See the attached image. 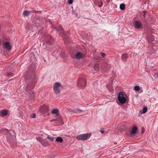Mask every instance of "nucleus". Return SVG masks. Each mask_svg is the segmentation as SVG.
<instances>
[{
  "mask_svg": "<svg viewBox=\"0 0 158 158\" xmlns=\"http://www.w3.org/2000/svg\"><path fill=\"white\" fill-rule=\"evenodd\" d=\"M128 58V55L126 53L123 54L121 56V59L123 61H126Z\"/></svg>",
  "mask_w": 158,
  "mask_h": 158,
  "instance_id": "16",
  "label": "nucleus"
},
{
  "mask_svg": "<svg viewBox=\"0 0 158 158\" xmlns=\"http://www.w3.org/2000/svg\"><path fill=\"white\" fill-rule=\"evenodd\" d=\"M134 89L135 91H138L140 89L139 87V86H135L134 87Z\"/></svg>",
  "mask_w": 158,
  "mask_h": 158,
  "instance_id": "28",
  "label": "nucleus"
},
{
  "mask_svg": "<svg viewBox=\"0 0 158 158\" xmlns=\"http://www.w3.org/2000/svg\"><path fill=\"white\" fill-rule=\"evenodd\" d=\"M125 8V5L124 4L122 3L120 5V9L121 10H123Z\"/></svg>",
  "mask_w": 158,
  "mask_h": 158,
  "instance_id": "25",
  "label": "nucleus"
},
{
  "mask_svg": "<svg viewBox=\"0 0 158 158\" xmlns=\"http://www.w3.org/2000/svg\"><path fill=\"white\" fill-rule=\"evenodd\" d=\"M47 43L50 45L52 44L54 41V40L52 38L51 36L48 35L47 36Z\"/></svg>",
  "mask_w": 158,
  "mask_h": 158,
  "instance_id": "10",
  "label": "nucleus"
},
{
  "mask_svg": "<svg viewBox=\"0 0 158 158\" xmlns=\"http://www.w3.org/2000/svg\"><path fill=\"white\" fill-rule=\"evenodd\" d=\"M5 48L8 50H10L12 48L10 43L8 42H5Z\"/></svg>",
  "mask_w": 158,
  "mask_h": 158,
  "instance_id": "18",
  "label": "nucleus"
},
{
  "mask_svg": "<svg viewBox=\"0 0 158 158\" xmlns=\"http://www.w3.org/2000/svg\"><path fill=\"white\" fill-rule=\"evenodd\" d=\"M100 132H101V133H104V131L103 129H101V130H100Z\"/></svg>",
  "mask_w": 158,
  "mask_h": 158,
  "instance_id": "38",
  "label": "nucleus"
},
{
  "mask_svg": "<svg viewBox=\"0 0 158 158\" xmlns=\"http://www.w3.org/2000/svg\"><path fill=\"white\" fill-rule=\"evenodd\" d=\"M60 84L58 82H56L54 85L53 90L56 94H60Z\"/></svg>",
  "mask_w": 158,
  "mask_h": 158,
  "instance_id": "4",
  "label": "nucleus"
},
{
  "mask_svg": "<svg viewBox=\"0 0 158 158\" xmlns=\"http://www.w3.org/2000/svg\"><path fill=\"white\" fill-rule=\"evenodd\" d=\"M56 141L57 142L62 143L63 142V139L61 137H58L56 139Z\"/></svg>",
  "mask_w": 158,
  "mask_h": 158,
  "instance_id": "22",
  "label": "nucleus"
},
{
  "mask_svg": "<svg viewBox=\"0 0 158 158\" xmlns=\"http://www.w3.org/2000/svg\"><path fill=\"white\" fill-rule=\"evenodd\" d=\"M99 70V65L98 64H96L94 66L92 70L94 72L98 71Z\"/></svg>",
  "mask_w": 158,
  "mask_h": 158,
  "instance_id": "19",
  "label": "nucleus"
},
{
  "mask_svg": "<svg viewBox=\"0 0 158 158\" xmlns=\"http://www.w3.org/2000/svg\"><path fill=\"white\" fill-rule=\"evenodd\" d=\"M36 139L37 141H39L43 146L44 147H47L50 144L48 141L43 140L40 137H37Z\"/></svg>",
  "mask_w": 158,
  "mask_h": 158,
  "instance_id": "5",
  "label": "nucleus"
},
{
  "mask_svg": "<svg viewBox=\"0 0 158 158\" xmlns=\"http://www.w3.org/2000/svg\"><path fill=\"white\" fill-rule=\"evenodd\" d=\"M83 54L80 52L77 53L75 55L76 58L77 59H81L83 57Z\"/></svg>",
  "mask_w": 158,
  "mask_h": 158,
  "instance_id": "11",
  "label": "nucleus"
},
{
  "mask_svg": "<svg viewBox=\"0 0 158 158\" xmlns=\"http://www.w3.org/2000/svg\"><path fill=\"white\" fill-rule=\"evenodd\" d=\"M73 0H68V3L69 4H71L73 3Z\"/></svg>",
  "mask_w": 158,
  "mask_h": 158,
  "instance_id": "34",
  "label": "nucleus"
},
{
  "mask_svg": "<svg viewBox=\"0 0 158 158\" xmlns=\"http://www.w3.org/2000/svg\"><path fill=\"white\" fill-rule=\"evenodd\" d=\"M51 113L52 114H56V116H58L60 115L59 111L57 109H53Z\"/></svg>",
  "mask_w": 158,
  "mask_h": 158,
  "instance_id": "15",
  "label": "nucleus"
},
{
  "mask_svg": "<svg viewBox=\"0 0 158 158\" xmlns=\"http://www.w3.org/2000/svg\"><path fill=\"white\" fill-rule=\"evenodd\" d=\"M148 110V108L147 107L145 106L143 108V110L142 111H140L142 114H144L146 113Z\"/></svg>",
  "mask_w": 158,
  "mask_h": 158,
  "instance_id": "23",
  "label": "nucleus"
},
{
  "mask_svg": "<svg viewBox=\"0 0 158 158\" xmlns=\"http://www.w3.org/2000/svg\"><path fill=\"white\" fill-rule=\"evenodd\" d=\"M55 28L57 31H59L60 33L62 32L63 30V29L61 27L56 26L54 27L53 26L52 28Z\"/></svg>",
  "mask_w": 158,
  "mask_h": 158,
  "instance_id": "14",
  "label": "nucleus"
},
{
  "mask_svg": "<svg viewBox=\"0 0 158 158\" xmlns=\"http://www.w3.org/2000/svg\"><path fill=\"white\" fill-rule=\"evenodd\" d=\"M25 79H26V83L27 82V81L28 80V77L26 76L25 77Z\"/></svg>",
  "mask_w": 158,
  "mask_h": 158,
  "instance_id": "36",
  "label": "nucleus"
},
{
  "mask_svg": "<svg viewBox=\"0 0 158 158\" xmlns=\"http://www.w3.org/2000/svg\"><path fill=\"white\" fill-rule=\"evenodd\" d=\"M32 11H33V12H34L35 13H37L39 14H41L42 13L41 11H37L35 10H32Z\"/></svg>",
  "mask_w": 158,
  "mask_h": 158,
  "instance_id": "32",
  "label": "nucleus"
},
{
  "mask_svg": "<svg viewBox=\"0 0 158 158\" xmlns=\"http://www.w3.org/2000/svg\"><path fill=\"white\" fill-rule=\"evenodd\" d=\"M144 132V128L142 127V129H141V133H142L143 134Z\"/></svg>",
  "mask_w": 158,
  "mask_h": 158,
  "instance_id": "37",
  "label": "nucleus"
},
{
  "mask_svg": "<svg viewBox=\"0 0 158 158\" xmlns=\"http://www.w3.org/2000/svg\"><path fill=\"white\" fill-rule=\"evenodd\" d=\"M124 94H125L122 92H120L118 93V98L119 102L122 104H123L126 103V99L124 97Z\"/></svg>",
  "mask_w": 158,
  "mask_h": 158,
  "instance_id": "3",
  "label": "nucleus"
},
{
  "mask_svg": "<svg viewBox=\"0 0 158 158\" xmlns=\"http://www.w3.org/2000/svg\"><path fill=\"white\" fill-rule=\"evenodd\" d=\"M148 12L146 11H143L140 12L138 13V15L139 16L140 18L142 20H144L146 19V15Z\"/></svg>",
  "mask_w": 158,
  "mask_h": 158,
  "instance_id": "6",
  "label": "nucleus"
},
{
  "mask_svg": "<svg viewBox=\"0 0 158 158\" xmlns=\"http://www.w3.org/2000/svg\"><path fill=\"white\" fill-rule=\"evenodd\" d=\"M33 12V11H28V10H25L23 12V15L24 16H27L30 14L31 13Z\"/></svg>",
  "mask_w": 158,
  "mask_h": 158,
  "instance_id": "20",
  "label": "nucleus"
},
{
  "mask_svg": "<svg viewBox=\"0 0 158 158\" xmlns=\"http://www.w3.org/2000/svg\"><path fill=\"white\" fill-rule=\"evenodd\" d=\"M15 137L14 135H12L10 133H8L7 134L6 137L7 140L9 143L12 142L14 141Z\"/></svg>",
  "mask_w": 158,
  "mask_h": 158,
  "instance_id": "8",
  "label": "nucleus"
},
{
  "mask_svg": "<svg viewBox=\"0 0 158 158\" xmlns=\"http://www.w3.org/2000/svg\"><path fill=\"white\" fill-rule=\"evenodd\" d=\"M100 55L102 56V57H104L106 56V54L104 53H103V52H101L100 53Z\"/></svg>",
  "mask_w": 158,
  "mask_h": 158,
  "instance_id": "33",
  "label": "nucleus"
},
{
  "mask_svg": "<svg viewBox=\"0 0 158 158\" xmlns=\"http://www.w3.org/2000/svg\"><path fill=\"white\" fill-rule=\"evenodd\" d=\"M26 94L27 95H28L29 97H34L35 96L34 91H32L31 92L30 91V93H27Z\"/></svg>",
  "mask_w": 158,
  "mask_h": 158,
  "instance_id": "21",
  "label": "nucleus"
},
{
  "mask_svg": "<svg viewBox=\"0 0 158 158\" xmlns=\"http://www.w3.org/2000/svg\"><path fill=\"white\" fill-rule=\"evenodd\" d=\"M134 26L136 28L138 29L141 27L142 24L140 22L136 21L135 22Z\"/></svg>",
  "mask_w": 158,
  "mask_h": 158,
  "instance_id": "12",
  "label": "nucleus"
},
{
  "mask_svg": "<svg viewBox=\"0 0 158 158\" xmlns=\"http://www.w3.org/2000/svg\"><path fill=\"white\" fill-rule=\"evenodd\" d=\"M7 76L8 77H11L13 76V74L11 73H9L7 74Z\"/></svg>",
  "mask_w": 158,
  "mask_h": 158,
  "instance_id": "31",
  "label": "nucleus"
},
{
  "mask_svg": "<svg viewBox=\"0 0 158 158\" xmlns=\"http://www.w3.org/2000/svg\"><path fill=\"white\" fill-rule=\"evenodd\" d=\"M106 87L108 88L109 89L110 91H111L113 89V87H112L111 86H110V85H107Z\"/></svg>",
  "mask_w": 158,
  "mask_h": 158,
  "instance_id": "27",
  "label": "nucleus"
},
{
  "mask_svg": "<svg viewBox=\"0 0 158 158\" xmlns=\"http://www.w3.org/2000/svg\"><path fill=\"white\" fill-rule=\"evenodd\" d=\"M157 76H158V73L157 74Z\"/></svg>",
  "mask_w": 158,
  "mask_h": 158,
  "instance_id": "43",
  "label": "nucleus"
},
{
  "mask_svg": "<svg viewBox=\"0 0 158 158\" xmlns=\"http://www.w3.org/2000/svg\"><path fill=\"white\" fill-rule=\"evenodd\" d=\"M28 85H27V86L26 87V91H27L29 89L28 88Z\"/></svg>",
  "mask_w": 158,
  "mask_h": 158,
  "instance_id": "40",
  "label": "nucleus"
},
{
  "mask_svg": "<svg viewBox=\"0 0 158 158\" xmlns=\"http://www.w3.org/2000/svg\"><path fill=\"white\" fill-rule=\"evenodd\" d=\"M30 116L31 118H34L35 117L36 115L35 113H32L30 114Z\"/></svg>",
  "mask_w": 158,
  "mask_h": 158,
  "instance_id": "29",
  "label": "nucleus"
},
{
  "mask_svg": "<svg viewBox=\"0 0 158 158\" xmlns=\"http://www.w3.org/2000/svg\"><path fill=\"white\" fill-rule=\"evenodd\" d=\"M76 110H77L78 111H80V112H82L83 111L82 110H81L78 109V108H77V109Z\"/></svg>",
  "mask_w": 158,
  "mask_h": 158,
  "instance_id": "39",
  "label": "nucleus"
},
{
  "mask_svg": "<svg viewBox=\"0 0 158 158\" xmlns=\"http://www.w3.org/2000/svg\"><path fill=\"white\" fill-rule=\"evenodd\" d=\"M117 144V143L116 142H114V144L115 145H116Z\"/></svg>",
  "mask_w": 158,
  "mask_h": 158,
  "instance_id": "41",
  "label": "nucleus"
},
{
  "mask_svg": "<svg viewBox=\"0 0 158 158\" xmlns=\"http://www.w3.org/2000/svg\"><path fill=\"white\" fill-rule=\"evenodd\" d=\"M54 137H52L51 136H49V135H47V139H49L50 141H53L54 140Z\"/></svg>",
  "mask_w": 158,
  "mask_h": 158,
  "instance_id": "26",
  "label": "nucleus"
},
{
  "mask_svg": "<svg viewBox=\"0 0 158 158\" xmlns=\"http://www.w3.org/2000/svg\"><path fill=\"white\" fill-rule=\"evenodd\" d=\"M55 121L56 122L55 123L57 124L58 125H62L63 123L62 121V119L61 117H58L56 119H53L52 120H51V121Z\"/></svg>",
  "mask_w": 158,
  "mask_h": 158,
  "instance_id": "9",
  "label": "nucleus"
},
{
  "mask_svg": "<svg viewBox=\"0 0 158 158\" xmlns=\"http://www.w3.org/2000/svg\"><path fill=\"white\" fill-rule=\"evenodd\" d=\"M137 128L136 126L133 127L131 131L130 134L132 135L135 134L137 131Z\"/></svg>",
  "mask_w": 158,
  "mask_h": 158,
  "instance_id": "17",
  "label": "nucleus"
},
{
  "mask_svg": "<svg viewBox=\"0 0 158 158\" xmlns=\"http://www.w3.org/2000/svg\"><path fill=\"white\" fill-rule=\"evenodd\" d=\"M56 156L54 154H51L48 157V158H54Z\"/></svg>",
  "mask_w": 158,
  "mask_h": 158,
  "instance_id": "30",
  "label": "nucleus"
},
{
  "mask_svg": "<svg viewBox=\"0 0 158 158\" xmlns=\"http://www.w3.org/2000/svg\"><path fill=\"white\" fill-rule=\"evenodd\" d=\"M69 111L71 112H73L76 113H77V112L76 110L75 111H74V110H69Z\"/></svg>",
  "mask_w": 158,
  "mask_h": 158,
  "instance_id": "35",
  "label": "nucleus"
},
{
  "mask_svg": "<svg viewBox=\"0 0 158 158\" xmlns=\"http://www.w3.org/2000/svg\"><path fill=\"white\" fill-rule=\"evenodd\" d=\"M111 65L107 63H105L103 66L102 67V68L106 72H108L110 70L111 68Z\"/></svg>",
  "mask_w": 158,
  "mask_h": 158,
  "instance_id": "7",
  "label": "nucleus"
},
{
  "mask_svg": "<svg viewBox=\"0 0 158 158\" xmlns=\"http://www.w3.org/2000/svg\"><path fill=\"white\" fill-rule=\"evenodd\" d=\"M87 84L85 78L84 76H81L79 78L77 81V85L81 88H84Z\"/></svg>",
  "mask_w": 158,
  "mask_h": 158,
  "instance_id": "1",
  "label": "nucleus"
},
{
  "mask_svg": "<svg viewBox=\"0 0 158 158\" xmlns=\"http://www.w3.org/2000/svg\"><path fill=\"white\" fill-rule=\"evenodd\" d=\"M91 135V134L90 133L82 134L77 135L76 137V139L78 140H85L89 139Z\"/></svg>",
  "mask_w": 158,
  "mask_h": 158,
  "instance_id": "2",
  "label": "nucleus"
},
{
  "mask_svg": "<svg viewBox=\"0 0 158 158\" xmlns=\"http://www.w3.org/2000/svg\"><path fill=\"white\" fill-rule=\"evenodd\" d=\"M1 131L2 133H7V134L9 133L8 130L5 128H2V129H1Z\"/></svg>",
  "mask_w": 158,
  "mask_h": 158,
  "instance_id": "24",
  "label": "nucleus"
},
{
  "mask_svg": "<svg viewBox=\"0 0 158 158\" xmlns=\"http://www.w3.org/2000/svg\"><path fill=\"white\" fill-rule=\"evenodd\" d=\"M8 113L7 110H4L0 111V115L2 116H6Z\"/></svg>",
  "mask_w": 158,
  "mask_h": 158,
  "instance_id": "13",
  "label": "nucleus"
},
{
  "mask_svg": "<svg viewBox=\"0 0 158 158\" xmlns=\"http://www.w3.org/2000/svg\"><path fill=\"white\" fill-rule=\"evenodd\" d=\"M102 6V5H101V6H98V7H101Z\"/></svg>",
  "mask_w": 158,
  "mask_h": 158,
  "instance_id": "42",
  "label": "nucleus"
}]
</instances>
